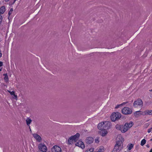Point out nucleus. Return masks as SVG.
<instances>
[{
	"label": "nucleus",
	"mask_w": 152,
	"mask_h": 152,
	"mask_svg": "<svg viewBox=\"0 0 152 152\" xmlns=\"http://www.w3.org/2000/svg\"><path fill=\"white\" fill-rule=\"evenodd\" d=\"M121 117V114L118 112L113 113L111 115V119L112 121L114 122L118 120Z\"/></svg>",
	"instance_id": "f257e3e1"
},
{
	"label": "nucleus",
	"mask_w": 152,
	"mask_h": 152,
	"mask_svg": "<svg viewBox=\"0 0 152 152\" xmlns=\"http://www.w3.org/2000/svg\"><path fill=\"white\" fill-rule=\"evenodd\" d=\"M133 123L132 121H130L129 123L127 122L125 123L124 125V129L123 132H126L130 128H131L133 125Z\"/></svg>",
	"instance_id": "f03ea898"
},
{
	"label": "nucleus",
	"mask_w": 152,
	"mask_h": 152,
	"mask_svg": "<svg viewBox=\"0 0 152 152\" xmlns=\"http://www.w3.org/2000/svg\"><path fill=\"white\" fill-rule=\"evenodd\" d=\"M121 112L124 115H129L132 113V110L129 108L125 107L122 109Z\"/></svg>",
	"instance_id": "7ed1b4c3"
},
{
	"label": "nucleus",
	"mask_w": 152,
	"mask_h": 152,
	"mask_svg": "<svg viewBox=\"0 0 152 152\" xmlns=\"http://www.w3.org/2000/svg\"><path fill=\"white\" fill-rule=\"evenodd\" d=\"M143 104L142 101L140 99H137L136 101H134L133 103V106L135 107H137L138 106L142 105Z\"/></svg>",
	"instance_id": "20e7f679"
},
{
	"label": "nucleus",
	"mask_w": 152,
	"mask_h": 152,
	"mask_svg": "<svg viewBox=\"0 0 152 152\" xmlns=\"http://www.w3.org/2000/svg\"><path fill=\"white\" fill-rule=\"evenodd\" d=\"M39 150L42 152H46L47 150V147L45 145L42 143L39 144L38 146Z\"/></svg>",
	"instance_id": "39448f33"
},
{
	"label": "nucleus",
	"mask_w": 152,
	"mask_h": 152,
	"mask_svg": "<svg viewBox=\"0 0 152 152\" xmlns=\"http://www.w3.org/2000/svg\"><path fill=\"white\" fill-rule=\"evenodd\" d=\"M52 152H61V149L60 147L57 145H55L51 148Z\"/></svg>",
	"instance_id": "423d86ee"
},
{
	"label": "nucleus",
	"mask_w": 152,
	"mask_h": 152,
	"mask_svg": "<svg viewBox=\"0 0 152 152\" xmlns=\"http://www.w3.org/2000/svg\"><path fill=\"white\" fill-rule=\"evenodd\" d=\"M115 128L117 130L121 131V132L122 133H125V132H123V130L124 129V125H120L118 124H117L116 125Z\"/></svg>",
	"instance_id": "0eeeda50"
},
{
	"label": "nucleus",
	"mask_w": 152,
	"mask_h": 152,
	"mask_svg": "<svg viewBox=\"0 0 152 152\" xmlns=\"http://www.w3.org/2000/svg\"><path fill=\"white\" fill-rule=\"evenodd\" d=\"M94 140V139L92 137H88L86 139L85 142L87 144H90L93 142Z\"/></svg>",
	"instance_id": "6e6552de"
},
{
	"label": "nucleus",
	"mask_w": 152,
	"mask_h": 152,
	"mask_svg": "<svg viewBox=\"0 0 152 152\" xmlns=\"http://www.w3.org/2000/svg\"><path fill=\"white\" fill-rule=\"evenodd\" d=\"M75 145L79 146L83 149H84L85 147L84 143L80 141H79L78 142H77L75 143Z\"/></svg>",
	"instance_id": "1a4fd4ad"
},
{
	"label": "nucleus",
	"mask_w": 152,
	"mask_h": 152,
	"mask_svg": "<svg viewBox=\"0 0 152 152\" xmlns=\"http://www.w3.org/2000/svg\"><path fill=\"white\" fill-rule=\"evenodd\" d=\"M80 136V134L79 133H77L75 135L71 137V138H72L74 141L76 142Z\"/></svg>",
	"instance_id": "9d476101"
},
{
	"label": "nucleus",
	"mask_w": 152,
	"mask_h": 152,
	"mask_svg": "<svg viewBox=\"0 0 152 152\" xmlns=\"http://www.w3.org/2000/svg\"><path fill=\"white\" fill-rule=\"evenodd\" d=\"M143 115H152V110H146L143 112H142L140 114Z\"/></svg>",
	"instance_id": "9b49d317"
},
{
	"label": "nucleus",
	"mask_w": 152,
	"mask_h": 152,
	"mask_svg": "<svg viewBox=\"0 0 152 152\" xmlns=\"http://www.w3.org/2000/svg\"><path fill=\"white\" fill-rule=\"evenodd\" d=\"M99 133L102 136H105L107 133V132L106 129H104L103 130H101L99 132Z\"/></svg>",
	"instance_id": "f8f14e48"
},
{
	"label": "nucleus",
	"mask_w": 152,
	"mask_h": 152,
	"mask_svg": "<svg viewBox=\"0 0 152 152\" xmlns=\"http://www.w3.org/2000/svg\"><path fill=\"white\" fill-rule=\"evenodd\" d=\"M104 129L106 130L110 129L111 126L110 124V123L107 121H105L104 122Z\"/></svg>",
	"instance_id": "ddd939ff"
},
{
	"label": "nucleus",
	"mask_w": 152,
	"mask_h": 152,
	"mask_svg": "<svg viewBox=\"0 0 152 152\" xmlns=\"http://www.w3.org/2000/svg\"><path fill=\"white\" fill-rule=\"evenodd\" d=\"M33 136L37 141L39 142H41L42 138L39 135L36 134H33Z\"/></svg>",
	"instance_id": "4468645a"
},
{
	"label": "nucleus",
	"mask_w": 152,
	"mask_h": 152,
	"mask_svg": "<svg viewBox=\"0 0 152 152\" xmlns=\"http://www.w3.org/2000/svg\"><path fill=\"white\" fill-rule=\"evenodd\" d=\"M104 122H103L101 123H99L98 126V129L100 130H103L104 129Z\"/></svg>",
	"instance_id": "2eb2a0df"
},
{
	"label": "nucleus",
	"mask_w": 152,
	"mask_h": 152,
	"mask_svg": "<svg viewBox=\"0 0 152 152\" xmlns=\"http://www.w3.org/2000/svg\"><path fill=\"white\" fill-rule=\"evenodd\" d=\"M119 146L115 145L114 148L113 149V151L115 152H119L121 150L119 148Z\"/></svg>",
	"instance_id": "dca6fc26"
},
{
	"label": "nucleus",
	"mask_w": 152,
	"mask_h": 152,
	"mask_svg": "<svg viewBox=\"0 0 152 152\" xmlns=\"http://www.w3.org/2000/svg\"><path fill=\"white\" fill-rule=\"evenodd\" d=\"M5 10V7L4 6H2L0 8V15L3 14Z\"/></svg>",
	"instance_id": "f3484780"
},
{
	"label": "nucleus",
	"mask_w": 152,
	"mask_h": 152,
	"mask_svg": "<svg viewBox=\"0 0 152 152\" xmlns=\"http://www.w3.org/2000/svg\"><path fill=\"white\" fill-rule=\"evenodd\" d=\"M128 102H124L123 103H122L119 104H118L115 107V109H117L119 107H120L121 106H122L124 105L125 104L127 103H128Z\"/></svg>",
	"instance_id": "a211bd4d"
},
{
	"label": "nucleus",
	"mask_w": 152,
	"mask_h": 152,
	"mask_svg": "<svg viewBox=\"0 0 152 152\" xmlns=\"http://www.w3.org/2000/svg\"><path fill=\"white\" fill-rule=\"evenodd\" d=\"M26 124L27 125L29 126L32 122L31 120L29 118H28L26 120Z\"/></svg>",
	"instance_id": "6ab92c4d"
},
{
	"label": "nucleus",
	"mask_w": 152,
	"mask_h": 152,
	"mask_svg": "<svg viewBox=\"0 0 152 152\" xmlns=\"http://www.w3.org/2000/svg\"><path fill=\"white\" fill-rule=\"evenodd\" d=\"M73 141V140H72V138H71V137H70L68 140L67 142L68 144L69 145L72 144V141Z\"/></svg>",
	"instance_id": "aec40b11"
},
{
	"label": "nucleus",
	"mask_w": 152,
	"mask_h": 152,
	"mask_svg": "<svg viewBox=\"0 0 152 152\" xmlns=\"http://www.w3.org/2000/svg\"><path fill=\"white\" fill-rule=\"evenodd\" d=\"M146 142V140L145 139H143L141 141L140 144L142 146L145 144Z\"/></svg>",
	"instance_id": "412c9836"
},
{
	"label": "nucleus",
	"mask_w": 152,
	"mask_h": 152,
	"mask_svg": "<svg viewBox=\"0 0 152 152\" xmlns=\"http://www.w3.org/2000/svg\"><path fill=\"white\" fill-rule=\"evenodd\" d=\"M141 112L140 111H136V112L135 113H134V115L135 116V117H137V116L138 115H140V114L141 113H140V112Z\"/></svg>",
	"instance_id": "4be33fe9"
},
{
	"label": "nucleus",
	"mask_w": 152,
	"mask_h": 152,
	"mask_svg": "<svg viewBox=\"0 0 152 152\" xmlns=\"http://www.w3.org/2000/svg\"><path fill=\"white\" fill-rule=\"evenodd\" d=\"M133 145L132 144H129L128 145V149L129 150H131L133 147Z\"/></svg>",
	"instance_id": "5701e85b"
},
{
	"label": "nucleus",
	"mask_w": 152,
	"mask_h": 152,
	"mask_svg": "<svg viewBox=\"0 0 152 152\" xmlns=\"http://www.w3.org/2000/svg\"><path fill=\"white\" fill-rule=\"evenodd\" d=\"M4 80L6 81L7 82L8 80V79H9L7 75V74H4Z\"/></svg>",
	"instance_id": "b1692460"
},
{
	"label": "nucleus",
	"mask_w": 152,
	"mask_h": 152,
	"mask_svg": "<svg viewBox=\"0 0 152 152\" xmlns=\"http://www.w3.org/2000/svg\"><path fill=\"white\" fill-rule=\"evenodd\" d=\"M122 143V141H118L116 142V143L115 145H117L118 146H121V144Z\"/></svg>",
	"instance_id": "393cba45"
},
{
	"label": "nucleus",
	"mask_w": 152,
	"mask_h": 152,
	"mask_svg": "<svg viewBox=\"0 0 152 152\" xmlns=\"http://www.w3.org/2000/svg\"><path fill=\"white\" fill-rule=\"evenodd\" d=\"M95 142L96 143H98L99 142V138L96 137V138L95 140Z\"/></svg>",
	"instance_id": "a878e982"
},
{
	"label": "nucleus",
	"mask_w": 152,
	"mask_h": 152,
	"mask_svg": "<svg viewBox=\"0 0 152 152\" xmlns=\"http://www.w3.org/2000/svg\"><path fill=\"white\" fill-rule=\"evenodd\" d=\"M13 9L11 8L10 9V11L8 12V15H11L12 14V12H13Z\"/></svg>",
	"instance_id": "bb28decb"
},
{
	"label": "nucleus",
	"mask_w": 152,
	"mask_h": 152,
	"mask_svg": "<svg viewBox=\"0 0 152 152\" xmlns=\"http://www.w3.org/2000/svg\"><path fill=\"white\" fill-rule=\"evenodd\" d=\"M8 92L11 95H13L15 93V92L14 91H8Z\"/></svg>",
	"instance_id": "cd10ccee"
},
{
	"label": "nucleus",
	"mask_w": 152,
	"mask_h": 152,
	"mask_svg": "<svg viewBox=\"0 0 152 152\" xmlns=\"http://www.w3.org/2000/svg\"><path fill=\"white\" fill-rule=\"evenodd\" d=\"M94 150V148H91L89 149L88 151L90 152H93Z\"/></svg>",
	"instance_id": "c85d7f7f"
},
{
	"label": "nucleus",
	"mask_w": 152,
	"mask_h": 152,
	"mask_svg": "<svg viewBox=\"0 0 152 152\" xmlns=\"http://www.w3.org/2000/svg\"><path fill=\"white\" fill-rule=\"evenodd\" d=\"M13 96H14V97H13V98L15 99L16 100H17V96L15 95V94L13 95Z\"/></svg>",
	"instance_id": "c756f323"
},
{
	"label": "nucleus",
	"mask_w": 152,
	"mask_h": 152,
	"mask_svg": "<svg viewBox=\"0 0 152 152\" xmlns=\"http://www.w3.org/2000/svg\"><path fill=\"white\" fill-rule=\"evenodd\" d=\"M152 130V127L150 129H148V133L150 132Z\"/></svg>",
	"instance_id": "7c9ffc66"
},
{
	"label": "nucleus",
	"mask_w": 152,
	"mask_h": 152,
	"mask_svg": "<svg viewBox=\"0 0 152 152\" xmlns=\"http://www.w3.org/2000/svg\"><path fill=\"white\" fill-rule=\"evenodd\" d=\"M3 66V62L0 61V67L2 66Z\"/></svg>",
	"instance_id": "2f4dec72"
},
{
	"label": "nucleus",
	"mask_w": 152,
	"mask_h": 152,
	"mask_svg": "<svg viewBox=\"0 0 152 152\" xmlns=\"http://www.w3.org/2000/svg\"><path fill=\"white\" fill-rule=\"evenodd\" d=\"M1 52V50H0V58H1L2 56V55Z\"/></svg>",
	"instance_id": "473e14b6"
},
{
	"label": "nucleus",
	"mask_w": 152,
	"mask_h": 152,
	"mask_svg": "<svg viewBox=\"0 0 152 152\" xmlns=\"http://www.w3.org/2000/svg\"><path fill=\"white\" fill-rule=\"evenodd\" d=\"M146 146L148 148H149L150 147V145H147Z\"/></svg>",
	"instance_id": "72a5a7b5"
},
{
	"label": "nucleus",
	"mask_w": 152,
	"mask_h": 152,
	"mask_svg": "<svg viewBox=\"0 0 152 152\" xmlns=\"http://www.w3.org/2000/svg\"><path fill=\"white\" fill-rule=\"evenodd\" d=\"M17 0H14V1L13 3V4H14L15 2V1H16Z\"/></svg>",
	"instance_id": "f704fd0d"
},
{
	"label": "nucleus",
	"mask_w": 152,
	"mask_h": 152,
	"mask_svg": "<svg viewBox=\"0 0 152 152\" xmlns=\"http://www.w3.org/2000/svg\"><path fill=\"white\" fill-rule=\"evenodd\" d=\"M149 152H152V148L151 149Z\"/></svg>",
	"instance_id": "c9c22d12"
},
{
	"label": "nucleus",
	"mask_w": 152,
	"mask_h": 152,
	"mask_svg": "<svg viewBox=\"0 0 152 152\" xmlns=\"http://www.w3.org/2000/svg\"><path fill=\"white\" fill-rule=\"evenodd\" d=\"M85 152H89L87 150V151H85Z\"/></svg>",
	"instance_id": "e433bc0d"
},
{
	"label": "nucleus",
	"mask_w": 152,
	"mask_h": 152,
	"mask_svg": "<svg viewBox=\"0 0 152 152\" xmlns=\"http://www.w3.org/2000/svg\"><path fill=\"white\" fill-rule=\"evenodd\" d=\"M6 1H9V0H4Z\"/></svg>",
	"instance_id": "4c0bfd02"
},
{
	"label": "nucleus",
	"mask_w": 152,
	"mask_h": 152,
	"mask_svg": "<svg viewBox=\"0 0 152 152\" xmlns=\"http://www.w3.org/2000/svg\"><path fill=\"white\" fill-rule=\"evenodd\" d=\"M150 91H152V89L151 90H149Z\"/></svg>",
	"instance_id": "58836bf2"
},
{
	"label": "nucleus",
	"mask_w": 152,
	"mask_h": 152,
	"mask_svg": "<svg viewBox=\"0 0 152 152\" xmlns=\"http://www.w3.org/2000/svg\"><path fill=\"white\" fill-rule=\"evenodd\" d=\"M150 141H152V139H151L150 140Z\"/></svg>",
	"instance_id": "ea45409f"
}]
</instances>
